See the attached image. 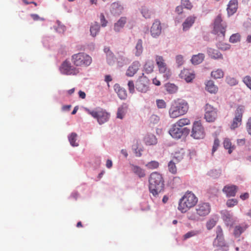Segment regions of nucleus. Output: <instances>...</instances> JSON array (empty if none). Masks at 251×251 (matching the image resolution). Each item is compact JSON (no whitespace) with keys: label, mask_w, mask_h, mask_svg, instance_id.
Here are the masks:
<instances>
[{"label":"nucleus","mask_w":251,"mask_h":251,"mask_svg":"<svg viewBox=\"0 0 251 251\" xmlns=\"http://www.w3.org/2000/svg\"><path fill=\"white\" fill-rule=\"evenodd\" d=\"M149 190L153 195L156 196L163 190L164 181L162 175L156 172L151 173L149 178Z\"/></svg>","instance_id":"obj_1"},{"label":"nucleus","mask_w":251,"mask_h":251,"mask_svg":"<svg viewBox=\"0 0 251 251\" xmlns=\"http://www.w3.org/2000/svg\"><path fill=\"white\" fill-rule=\"evenodd\" d=\"M189 109L188 103L184 100H174L169 110V115L171 118L176 119L187 113Z\"/></svg>","instance_id":"obj_2"},{"label":"nucleus","mask_w":251,"mask_h":251,"mask_svg":"<svg viewBox=\"0 0 251 251\" xmlns=\"http://www.w3.org/2000/svg\"><path fill=\"white\" fill-rule=\"evenodd\" d=\"M197 197L191 192H187L179 200L178 209L182 213H185L197 203Z\"/></svg>","instance_id":"obj_3"},{"label":"nucleus","mask_w":251,"mask_h":251,"mask_svg":"<svg viewBox=\"0 0 251 251\" xmlns=\"http://www.w3.org/2000/svg\"><path fill=\"white\" fill-rule=\"evenodd\" d=\"M196 213L189 212L187 216L189 220L198 221L200 217L208 215L211 211V205L208 202H200L195 207Z\"/></svg>","instance_id":"obj_4"},{"label":"nucleus","mask_w":251,"mask_h":251,"mask_svg":"<svg viewBox=\"0 0 251 251\" xmlns=\"http://www.w3.org/2000/svg\"><path fill=\"white\" fill-rule=\"evenodd\" d=\"M71 61L76 67H87L92 63V59L86 53L78 52L72 56Z\"/></svg>","instance_id":"obj_5"},{"label":"nucleus","mask_w":251,"mask_h":251,"mask_svg":"<svg viewBox=\"0 0 251 251\" xmlns=\"http://www.w3.org/2000/svg\"><path fill=\"white\" fill-rule=\"evenodd\" d=\"M226 27V24L223 22L221 14H219L214 20L212 33L224 39Z\"/></svg>","instance_id":"obj_6"},{"label":"nucleus","mask_w":251,"mask_h":251,"mask_svg":"<svg viewBox=\"0 0 251 251\" xmlns=\"http://www.w3.org/2000/svg\"><path fill=\"white\" fill-rule=\"evenodd\" d=\"M85 110L93 118L97 119L98 122L100 125L106 122L109 118V114L102 108H97L94 110H90L86 108Z\"/></svg>","instance_id":"obj_7"},{"label":"nucleus","mask_w":251,"mask_h":251,"mask_svg":"<svg viewBox=\"0 0 251 251\" xmlns=\"http://www.w3.org/2000/svg\"><path fill=\"white\" fill-rule=\"evenodd\" d=\"M205 130L201 121H195L192 126L191 136L194 139H203L205 136Z\"/></svg>","instance_id":"obj_8"},{"label":"nucleus","mask_w":251,"mask_h":251,"mask_svg":"<svg viewBox=\"0 0 251 251\" xmlns=\"http://www.w3.org/2000/svg\"><path fill=\"white\" fill-rule=\"evenodd\" d=\"M170 135L174 139H180L183 135L187 136L190 132V129L187 127L180 128L174 124L169 131Z\"/></svg>","instance_id":"obj_9"},{"label":"nucleus","mask_w":251,"mask_h":251,"mask_svg":"<svg viewBox=\"0 0 251 251\" xmlns=\"http://www.w3.org/2000/svg\"><path fill=\"white\" fill-rule=\"evenodd\" d=\"M155 60L160 73L164 74V76L168 79L171 75V73L168 68L165 60L162 56L156 55Z\"/></svg>","instance_id":"obj_10"},{"label":"nucleus","mask_w":251,"mask_h":251,"mask_svg":"<svg viewBox=\"0 0 251 251\" xmlns=\"http://www.w3.org/2000/svg\"><path fill=\"white\" fill-rule=\"evenodd\" d=\"M218 110L209 103L204 106V118L208 123H213L217 118Z\"/></svg>","instance_id":"obj_11"},{"label":"nucleus","mask_w":251,"mask_h":251,"mask_svg":"<svg viewBox=\"0 0 251 251\" xmlns=\"http://www.w3.org/2000/svg\"><path fill=\"white\" fill-rule=\"evenodd\" d=\"M150 84L149 79L143 74L136 82V88L139 92L146 93L150 90Z\"/></svg>","instance_id":"obj_12"},{"label":"nucleus","mask_w":251,"mask_h":251,"mask_svg":"<svg viewBox=\"0 0 251 251\" xmlns=\"http://www.w3.org/2000/svg\"><path fill=\"white\" fill-rule=\"evenodd\" d=\"M60 71L62 73L66 75H76L79 73V69L75 66H72L68 60H65L62 63Z\"/></svg>","instance_id":"obj_13"},{"label":"nucleus","mask_w":251,"mask_h":251,"mask_svg":"<svg viewBox=\"0 0 251 251\" xmlns=\"http://www.w3.org/2000/svg\"><path fill=\"white\" fill-rule=\"evenodd\" d=\"M216 237L213 242V245L216 247H226V243L225 241L223 231L221 226H217L216 229Z\"/></svg>","instance_id":"obj_14"},{"label":"nucleus","mask_w":251,"mask_h":251,"mask_svg":"<svg viewBox=\"0 0 251 251\" xmlns=\"http://www.w3.org/2000/svg\"><path fill=\"white\" fill-rule=\"evenodd\" d=\"M162 27L160 21L158 19L154 20L151 27V34L152 37L157 38L161 33Z\"/></svg>","instance_id":"obj_15"},{"label":"nucleus","mask_w":251,"mask_h":251,"mask_svg":"<svg viewBox=\"0 0 251 251\" xmlns=\"http://www.w3.org/2000/svg\"><path fill=\"white\" fill-rule=\"evenodd\" d=\"M140 67V63L138 61H135L128 67L126 75L129 77H132L137 73Z\"/></svg>","instance_id":"obj_16"},{"label":"nucleus","mask_w":251,"mask_h":251,"mask_svg":"<svg viewBox=\"0 0 251 251\" xmlns=\"http://www.w3.org/2000/svg\"><path fill=\"white\" fill-rule=\"evenodd\" d=\"M179 75L181 78L185 79L187 82H191L195 77L194 72L187 69H184L181 71Z\"/></svg>","instance_id":"obj_17"},{"label":"nucleus","mask_w":251,"mask_h":251,"mask_svg":"<svg viewBox=\"0 0 251 251\" xmlns=\"http://www.w3.org/2000/svg\"><path fill=\"white\" fill-rule=\"evenodd\" d=\"M237 190V187L235 185L225 186L223 191L227 197H234L235 196Z\"/></svg>","instance_id":"obj_18"},{"label":"nucleus","mask_w":251,"mask_h":251,"mask_svg":"<svg viewBox=\"0 0 251 251\" xmlns=\"http://www.w3.org/2000/svg\"><path fill=\"white\" fill-rule=\"evenodd\" d=\"M248 227V226L246 224H241L236 226L234 227L233 231L234 236L236 238L239 237L241 234L247 229Z\"/></svg>","instance_id":"obj_19"},{"label":"nucleus","mask_w":251,"mask_h":251,"mask_svg":"<svg viewBox=\"0 0 251 251\" xmlns=\"http://www.w3.org/2000/svg\"><path fill=\"white\" fill-rule=\"evenodd\" d=\"M238 8L237 0H230L227 5V11L229 15H233Z\"/></svg>","instance_id":"obj_20"},{"label":"nucleus","mask_w":251,"mask_h":251,"mask_svg":"<svg viewBox=\"0 0 251 251\" xmlns=\"http://www.w3.org/2000/svg\"><path fill=\"white\" fill-rule=\"evenodd\" d=\"M207 53L211 58L214 59H223L222 54L217 50L209 48L207 50Z\"/></svg>","instance_id":"obj_21"},{"label":"nucleus","mask_w":251,"mask_h":251,"mask_svg":"<svg viewBox=\"0 0 251 251\" xmlns=\"http://www.w3.org/2000/svg\"><path fill=\"white\" fill-rule=\"evenodd\" d=\"M123 9V7L119 2H115L111 4V12L114 15H120Z\"/></svg>","instance_id":"obj_22"},{"label":"nucleus","mask_w":251,"mask_h":251,"mask_svg":"<svg viewBox=\"0 0 251 251\" xmlns=\"http://www.w3.org/2000/svg\"><path fill=\"white\" fill-rule=\"evenodd\" d=\"M114 90L120 99L125 100L126 99L127 94L125 89L121 88L119 85L116 84L114 86Z\"/></svg>","instance_id":"obj_23"},{"label":"nucleus","mask_w":251,"mask_h":251,"mask_svg":"<svg viewBox=\"0 0 251 251\" xmlns=\"http://www.w3.org/2000/svg\"><path fill=\"white\" fill-rule=\"evenodd\" d=\"M205 89L210 93L215 94L218 92V88L214 84L212 80H208L205 84Z\"/></svg>","instance_id":"obj_24"},{"label":"nucleus","mask_w":251,"mask_h":251,"mask_svg":"<svg viewBox=\"0 0 251 251\" xmlns=\"http://www.w3.org/2000/svg\"><path fill=\"white\" fill-rule=\"evenodd\" d=\"M126 23V18L125 17H121L117 23L114 24V29L116 32H119L124 27Z\"/></svg>","instance_id":"obj_25"},{"label":"nucleus","mask_w":251,"mask_h":251,"mask_svg":"<svg viewBox=\"0 0 251 251\" xmlns=\"http://www.w3.org/2000/svg\"><path fill=\"white\" fill-rule=\"evenodd\" d=\"M195 21V17L190 16L188 17L182 24L183 30L184 31L187 30L192 25Z\"/></svg>","instance_id":"obj_26"},{"label":"nucleus","mask_w":251,"mask_h":251,"mask_svg":"<svg viewBox=\"0 0 251 251\" xmlns=\"http://www.w3.org/2000/svg\"><path fill=\"white\" fill-rule=\"evenodd\" d=\"M131 170L134 174L140 178L146 176L145 171L139 166L132 165Z\"/></svg>","instance_id":"obj_27"},{"label":"nucleus","mask_w":251,"mask_h":251,"mask_svg":"<svg viewBox=\"0 0 251 251\" xmlns=\"http://www.w3.org/2000/svg\"><path fill=\"white\" fill-rule=\"evenodd\" d=\"M204 58V55L203 53H199L197 55H194L191 59L192 64L198 65L202 62Z\"/></svg>","instance_id":"obj_28"},{"label":"nucleus","mask_w":251,"mask_h":251,"mask_svg":"<svg viewBox=\"0 0 251 251\" xmlns=\"http://www.w3.org/2000/svg\"><path fill=\"white\" fill-rule=\"evenodd\" d=\"M127 108V105L126 104L124 103L118 109L117 117L118 118L122 119L126 114V110Z\"/></svg>","instance_id":"obj_29"},{"label":"nucleus","mask_w":251,"mask_h":251,"mask_svg":"<svg viewBox=\"0 0 251 251\" xmlns=\"http://www.w3.org/2000/svg\"><path fill=\"white\" fill-rule=\"evenodd\" d=\"M165 88L166 90L169 93V94H174L177 92L178 90V87L177 86H176L175 84L171 83H168L165 84Z\"/></svg>","instance_id":"obj_30"},{"label":"nucleus","mask_w":251,"mask_h":251,"mask_svg":"<svg viewBox=\"0 0 251 251\" xmlns=\"http://www.w3.org/2000/svg\"><path fill=\"white\" fill-rule=\"evenodd\" d=\"M176 126H179L180 128H183V127L189 125L191 124L190 120L187 118H183L179 119L176 123Z\"/></svg>","instance_id":"obj_31"},{"label":"nucleus","mask_w":251,"mask_h":251,"mask_svg":"<svg viewBox=\"0 0 251 251\" xmlns=\"http://www.w3.org/2000/svg\"><path fill=\"white\" fill-rule=\"evenodd\" d=\"M143 50L142 41L141 39H139L135 46V55L136 56H140L143 52Z\"/></svg>","instance_id":"obj_32"},{"label":"nucleus","mask_w":251,"mask_h":251,"mask_svg":"<svg viewBox=\"0 0 251 251\" xmlns=\"http://www.w3.org/2000/svg\"><path fill=\"white\" fill-rule=\"evenodd\" d=\"M144 140L146 144L147 145H154L157 142L155 136L153 135H148L146 136L144 138Z\"/></svg>","instance_id":"obj_33"},{"label":"nucleus","mask_w":251,"mask_h":251,"mask_svg":"<svg viewBox=\"0 0 251 251\" xmlns=\"http://www.w3.org/2000/svg\"><path fill=\"white\" fill-rule=\"evenodd\" d=\"M154 63L152 60H148L144 65V69L146 73L149 74L153 71Z\"/></svg>","instance_id":"obj_34"},{"label":"nucleus","mask_w":251,"mask_h":251,"mask_svg":"<svg viewBox=\"0 0 251 251\" xmlns=\"http://www.w3.org/2000/svg\"><path fill=\"white\" fill-rule=\"evenodd\" d=\"M100 26L98 23L95 22L93 25H92L90 29L91 35L93 37H95L98 34L100 31Z\"/></svg>","instance_id":"obj_35"},{"label":"nucleus","mask_w":251,"mask_h":251,"mask_svg":"<svg viewBox=\"0 0 251 251\" xmlns=\"http://www.w3.org/2000/svg\"><path fill=\"white\" fill-rule=\"evenodd\" d=\"M77 135L75 132L72 133L68 137L70 144L73 147L78 146V143L76 142Z\"/></svg>","instance_id":"obj_36"},{"label":"nucleus","mask_w":251,"mask_h":251,"mask_svg":"<svg viewBox=\"0 0 251 251\" xmlns=\"http://www.w3.org/2000/svg\"><path fill=\"white\" fill-rule=\"evenodd\" d=\"M224 75V72L221 69H217L216 71H212L211 75L215 79H219L223 77Z\"/></svg>","instance_id":"obj_37"},{"label":"nucleus","mask_w":251,"mask_h":251,"mask_svg":"<svg viewBox=\"0 0 251 251\" xmlns=\"http://www.w3.org/2000/svg\"><path fill=\"white\" fill-rule=\"evenodd\" d=\"M245 107L243 105H239L235 111V116L237 119H239L240 120H242L243 113L244 112Z\"/></svg>","instance_id":"obj_38"},{"label":"nucleus","mask_w":251,"mask_h":251,"mask_svg":"<svg viewBox=\"0 0 251 251\" xmlns=\"http://www.w3.org/2000/svg\"><path fill=\"white\" fill-rule=\"evenodd\" d=\"M224 146L226 149L228 150V153H231L234 147L232 146L231 142L229 139H225L224 141Z\"/></svg>","instance_id":"obj_39"},{"label":"nucleus","mask_w":251,"mask_h":251,"mask_svg":"<svg viewBox=\"0 0 251 251\" xmlns=\"http://www.w3.org/2000/svg\"><path fill=\"white\" fill-rule=\"evenodd\" d=\"M141 13L146 19L151 18L152 13L146 7H143L141 9Z\"/></svg>","instance_id":"obj_40"},{"label":"nucleus","mask_w":251,"mask_h":251,"mask_svg":"<svg viewBox=\"0 0 251 251\" xmlns=\"http://www.w3.org/2000/svg\"><path fill=\"white\" fill-rule=\"evenodd\" d=\"M176 162L174 161L171 160L169 162L168 164V169L171 173L173 174H175L177 172V169L176 166Z\"/></svg>","instance_id":"obj_41"},{"label":"nucleus","mask_w":251,"mask_h":251,"mask_svg":"<svg viewBox=\"0 0 251 251\" xmlns=\"http://www.w3.org/2000/svg\"><path fill=\"white\" fill-rule=\"evenodd\" d=\"M221 174V170L220 169H213L208 172V175L214 178H217L220 176Z\"/></svg>","instance_id":"obj_42"},{"label":"nucleus","mask_w":251,"mask_h":251,"mask_svg":"<svg viewBox=\"0 0 251 251\" xmlns=\"http://www.w3.org/2000/svg\"><path fill=\"white\" fill-rule=\"evenodd\" d=\"M145 166L149 169H155L159 167V163L156 161H151L146 164Z\"/></svg>","instance_id":"obj_43"},{"label":"nucleus","mask_w":251,"mask_h":251,"mask_svg":"<svg viewBox=\"0 0 251 251\" xmlns=\"http://www.w3.org/2000/svg\"><path fill=\"white\" fill-rule=\"evenodd\" d=\"M240 38L241 36L239 33L233 34L230 37L229 42L232 43H235L239 42Z\"/></svg>","instance_id":"obj_44"},{"label":"nucleus","mask_w":251,"mask_h":251,"mask_svg":"<svg viewBox=\"0 0 251 251\" xmlns=\"http://www.w3.org/2000/svg\"><path fill=\"white\" fill-rule=\"evenodd\" d=\"M242 120L237 119L236 117H234L233 122L230 126V128L232 129H234L238 127L241 124Z\"/></svg>","instance_id":"obj_45"},{"label":"nucleus","mask_w":251,"mask_h":251,"mask_svg":"<svg viewBox=\"0 0 251 251\" xmlns=\"http://www.w3.org/2000/svg\"><path fill=\"white\" fill-rule=\"evenodd\" d=\"M226 80L227 83L230 85V86H234L238 83V81L236 80V78L230 76L226 77Z\"/></svg>","instance_id":"obj_46"},{"label":"nucleus","mask_w":251,"mask_h":251,"mask_svg":"<svg viewBox=\"0 0 251 251\" xmlns=\"http://www.w3.org/2000/svg\"><path fill=\"white\" fill-rule=\"evenodd\" d=\"M217 47L222 50H227L230 49V45L228 44L219 43L217 45Z\"/></svg>","instance_id":"obj_47"},{"label":"nucleus","mask_w":251,"mask_h":251,"mask_svg":"<svg viewBox=\"0 0 251 251\" xmlns=\"http://www.w3.org/2000/svg\"><path fill=\"white\" fill-rule=\"evenodd\" d=\"M199 233V231L196 230H192L188 232L186 234H185L183 236L184 239H187L190 237H193Z\"/></svg>","instance_id":"obj_48"},{"label":"nucleus","mask_w":251,"mask_h":251,"mask_svg":"<svg viewBox=\"0 0 251 251\" xmlns=\"http://www.w3.org/2000/svg\"><path fill=\"white\" fill-rule=\"evenodd\" d=\"M244 84L251 90V77L249 75L245 76L243 79Z\"/></svg>","instance_id":"obj_49"},{"label":"nucleus","mask_w":251,"mask_h":251,"mask_svg":"<svg viewBox=\"0 0 251 251\" xmlns=\"http://www.w3.org/2000/svg\"><path fill=\"white\" fill-rule=\"evenodd\" d=\"M216 222L214 219H210L206 223V226L208 230L211 229L216 225Z\"/></svg>","instance_id":"obj_50"},{"label":"nucleus","mask_w":251,"mask_h":251,"mask_svg":"<svg viewBox=\"0 0 251 251\" xmlns=\"http://www.w3.org/2000/svg\"><path fill=\"white\" fill-rule=\"evenodd\" d=\"M127 85L129 93L131 94L134 93L135 92V85L134 82L132 80L129 81Z\"/></svg>","instance_id":"obj_51"},{"label":"nucleus","mask_w":251,"mask_h":251,"mask_svg":"<svg viewBox=\"0 0 251 251\" xmlns=\"http://www.w3.org/2000/svg\"><path fill=\"white\" fill-rule=\"evenodd\" d=\"M181 4L188 9H191L193 7L189 0H181Z\"/></svg>","instance_id":"obj_52"},{"label":"nucleus","mask_w":251,"mask_h":251,"mask_svg":"<svg viewBox=\"0 0 251 251\" xmlns=\"http://www.w3.org/2000/svg\"><path fill=\"white\" fill-rule=\"evenodd\" d=\"M181 182V179L178 176L174 177L171 182V183L172 184V185L174 186H176L180 184Z\"/></svg>","instance_id":"obj_53"},{"label":"nucleus","mask_w":251,"mask_h":251,"mask_svg":"<svg viewBox=\"0 0 251 251\" xmlns=\"http://www.w3.org/2000/svg\"><path fill=\"white\" fill-rule=\"evenodd\" d=\"M156 102L158 108H165L166 107V103L163 100H157Z\"/></svg>","instance_id":"obj_54"},{"label":"nucleus","mask_w":251,"mask_h":251,"mask_svg":"<svg viewBox=\"0 0 251 251\" xmlns=\"http://www.w3.org/2000/svg\"><path fill=\"white\" fill-rule=\"evenodd\" d=\"M238 203V201L236 199H230L228 200L226 202V205L228 207H231L235 205Z\"/></svg>","instance_id":"obj_55"},{"label":"nucleus","mask_w":251,"mask_h":251,"mask_svg":"<svg viewBox=\"0 0 251 251\" xmlns=\"http://www.w3.org/2000/svg\"><path fill=\"white\" fill-rule=\"evenodd\" d=\"M183 156L182 154L176 153L172 160L177 163L179 162L180 160H181L183 159Z\"/></svg>","instance_id":"obj_56"},{"label":"nucleus","mask_w":251,"mask_h":251,"mask_svg":"<svg viewBox=\"0 0 251 251\" xmlns=\"http://www.w3.org/2000/svg\"><path fill=\"white\" fill-rule=\"evenodd\" d=\"M220 145V141L218 138L214 140V144L212 148V153H213L218 149Z\"/></svg>","instance_id":"obj_57"},{"label":"nucleus","mask_w":251,"mask_h":251,"mask_svg":"<svg viewBox=\"0 0 251 251\" xmlns=\"http://www.w3.org/2000/svg\"><path fill=\"white\" fill-rule=\"evenodd\" d=\"M100 21L101 26H103V27L106 26L107 24V21L105 19L103 14L101 13L100 15Z\"/></svg>","instance_id":"obj_58"},{"label":"nucleus","mask_w":251,"mask_h":251,"mask_svg":"<svg viewBox=\"0 0 251 251\" xmlns=\"http://www.w3.org/2000/svg\"><path fill=\"white\" fill-rule=\"evenodd\" d=\"M246 128L248 133L251 135V118L248 119L246 124Z\"/></svg>","instance_id":"obj_59"},{"label":"nucleus","mask_w":251,"mask_h":251,"mask_svg":"<svg viewBox=\"0 0 251 251\" xmlns=\"http://www.w3.org/2000/svg\"><path fill=\"white\" fill-rule=\"evenodd\" d=\"M31 17L34 21H38V20H42L44 21V19L42 18H40L37 14H31Z\"/></svg>","instance_id":"obj_60"},{"label":"nucleus","mask_w":251,"mask_h":251,"mask_svg":"<svg viewBox=\"0 0 251 251\" xmlns=\"http://www.w3.org/2000/svg\"><path fill=\"white\" fill-rule=\"evenodd\" d=\"M112 80V78L111 75H106L105 76L104 81L107 83L108 86H109L108 83L110 81H111Z\"/></svg>","instance_id":"obj_61"},{"label":"nucleus","mask_w":251,"mask_h":251,"mask_svg":"<svg viewBox=\"0 0 251 251\" xmlns=\"http://www.w3.org/2000/svg\"><path fill=\"white\" fill-rule=\"evenodd\" d=\"M240 197L242 200H245L249 197V194L248 193H245L241 194Z\"/></svg>","instance_id":"obj_62"},{"label":"nucleus","mask_w":251,"mask_h":251,"mask_svg":"<svg viewBox=\"0 0 251 251\" xmlns=\"http://www.w3.org/2000/svg\"><path fill=\"white\" fill-rule=\"evenodd\" d=\"M176 12L178 14H180L183 12V8L182 6H178L176 9Z\"/></svg>","instance_id":"obj_63"},{"label":"nucleus","mask_w":251,"mask_h":251,"mask_svg":"<svg viewBox=\"0 0 251 251\" xmlns=\"http://www.w3.org/2000/svg\"><path fill=\"white\" fill-rule=\"evenodd\" d=\"M78 95H79V97L80 98H81L82 99H84L85 98L86 94L84 92H83L82 91H79L78 92Z\"/></svg>","instance_id":"obj_64"}]
</instances>
